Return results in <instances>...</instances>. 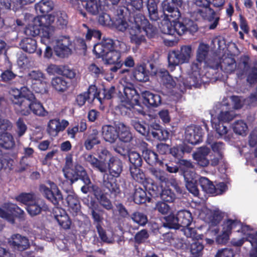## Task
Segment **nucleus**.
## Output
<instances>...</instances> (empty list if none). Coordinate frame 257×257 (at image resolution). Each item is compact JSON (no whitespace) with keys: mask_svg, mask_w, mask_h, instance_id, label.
<instances>
[{"mask_svg":"<svg viewBox=\"0 0 257 257\" xmlns=\"http://www.w3.org/2000/svg\"><path fill=\"white\" fill-rule=\"evenodd\" d=\"M148 10L150 18L153 21H156L159 18L157 4L154 0H149L148 3Z\"/></svg>","mask_w":257,"mask_h":257,"instance_id":"8fccbe9b","label":"nucleus"},{"mask_svg":"<svg viewBox=\"0 0 257 257\" xmlns=\"http://www.w3.org/2000/svg\"><path fill=\"white\" fill-rule=\"evenodd\" d=\"M180 165L185 179H188L189 176H196L193 171V165L191 162L183 160L181 161Z\"/></svg>","mask_w":257,"mask_h":257,"instance_id":"58836bf2","label":"nucleus"},{"mask_svg":"<svg viewBox=\"0 0 257 257\" xmlns=\"http://www.w3.org/2000/svg\"><path fill=\"white\" fill-rule=\"evenodd\" d=\"M166 222L164 223V226L170 228L178 229L179 228L177 215L175 216L173 214L164 217Z\"/></svg>","mask_w":257,"mask_h":257,"instance_id":"49530a36","label":"nucleus"},{"mask_svg":"<svg viewBox=\"0 0 257 257\" xmlns=\"http://www.w3.org/2000/svg\"><path fill=\"white\" fill-rule=\"evenodd\" d=\"M66 201L70 211L73 214H77L79 212L80 210L79 201L74 192H70L66 198Z\"/></svg>","mask_w":257,"mask_h":257,"instance_id":"c85d7f7f","label":"nucleus"},{"mask_svg":"<svg viewBox=\"0 0 257 257\" xmlns=\"http://www.w3.org/2000/svg\"><path fill=\"white\" fill-rule=\"evenodd\" d=\"M216 109L210 113L212 124L219 136L226 139L228 138L226 136L228 130L223 122L232 120L234 116V114L230 110V108L228 107L225 100L223 101L221 104H219L218 107L216 106Z\"/></svg>","mask_w":257,"mask_h":257,"instance_id":"0eeeda50","label":"nucleus"},{"mask_svg":"<svg viewBox=\"0 0 257 257\" xmlns=\"http://www.w3.org/2000/svg\"><path fill=\"white\" fill-rule=\"evenodd\" d=\"M85 160L90 163L91 166L98 169L101 172H105L106 167L104 162H100L97 158L90 154L85 155Z\"/></svg>","mask_w":257,"mask_h":257,"instance_id":"c9c22d12","label":"nucleus"},{"mask_svg":"<svg viewBox=\"0 0 257 257\" xmlns=\"http://www.w3.org/2000/svg\"><path fill=\"white\" fill-rule=\"evenodd\" d=\"M68 124V121L65 119H51L47 123V132L50 136L56 137L59 132L63 131Z\"/></svg>","mask_w":257,"mask_h":257,"instance_id":"6ab92c4d","label":"nucleus"},{"mask_svg":"<svg viewBox=\"0 0 257 257\" xmlns=\"http://www.w3.org/2000/svg\"><path fill=\"white\" fill-rule=\"evenodd\" d=\"M31 86L33 89L37 93H45L47 91L48 89V84L46 81V78L32 84Z\"/></svg>","mask_w":257,"mask_h":257,"instance_id":"5fc2aeb1","label":"nucleus"},{"mask_svg":"<svg viewBox=\"0 0 257 257\" xmlns=\"http://www.w3.org/2000/svg\"><path fill=\"white\" fill-rule=\"evenodd\" d=\"M143 103L148 107H157L161 103V98L159 95L148 91L142 92Z\"/></svg>","mask_w":257,"mask_h":257,"instance_id":"393cba45","label":"nucleus"},{"mask_svg":"<svg viewBox=\"0 0 257 257\" xmlns=\"http://www.w3.org/2000/svg\"><path fill=\"white\" fill-rule=\"evenodd\" d=\"M242 226L240 223L236 220L227 219L224 221L222 225L221 234L216 237V242L218 244L226 243L229 240L232 229Z\"/></svg>","mask_w":257,"mask_h":257,"instance_id":"dca6fc26","label":"nucleus"},{"mask_svg":"<svg viewBox=\"0 0 257 257\" xmlns=\"http://www.w3.org/2000/svg\"><path fill=\"white\" fill-rule=\"evenodd\" d=\"M131 174L132 178L139 183H143L145 179L144 173L137 167L130 168Z\"/></svg>","mask_w":257,"mask_h":257,"instance_id":"09e8293b","label":"nucleus"},{"mask_svg":"<svg viewBox=\"0 0 257 257\" xmlns=\"http://www.w3.org/2000/svg\"><path fill=\"white\" fill-rule=\"evenodd\" d=\"M11 100L15 109L23 115H28L31 112L39 116H45L48 114L41 103L37 100L34 94L26 87L20 89L12 88L10 91Z\"/></svg>","mask_w":257,"mask_h":257,"instance_id":"f03ea898","label":"nucleus"},{"mask_svg":"<svg viewBox=\"0 0 257 257\" xmlns=\"http://www.w3.org/2000/svg\"><path fill=\"white\" fill-rule=\"evenodd\" d=\"M104 185L107 188L108 190L111 192L117 193L119 192V188L112 181H109L105 178V175L103 177Z\"/></svg>","mask_w":257,"mask_h":257,"instance_id":"0e129e2a","label":"nucleus"},{"mask_svg":"<svg viewBox=\"0 0 257 257\" xmlns=\"http://www.w3.org/2000/svg\"><path fill=\"white\" fill-rule=\"evenodd\" d=\"M134 23L130 28V39L132 43L137 45L145 41V35L153 37L156 33V29L152 26L145 17L139 14L133 18Z\"/></svg>","mask_w":257,"mask_h":257,"instance_id":"423d86ee","label":"nucleus"},{"mask_svg":"<svg viewBox=\"0 0 257 257\" xmlns=\"http://www.w3.org/2000/svg\"><path fill=\"white\" fill-rule=\"evenodd\" d=\"M28 77V81L31 85L45 78L44 75L39 71L30 72Z\"/></svg>","mask_w":257,"mask_h":257,"instance_id":"603ef678","label":"nucleus"},{"mask_svg":"<svg viewBox=\"0 0 257 257\" xmlns=\"http://www.w3.org/2000/svg\"><path fill=\"white\" fill-rule=\"evenodd\" d=\"M179 225L183 227H188L192 221L191 213L186 210L180 211L177 214Z\"/></svg>","mask_w":257,"mask_h":257,"instance_id":"2f4dec72","label":"nucleus"},{"mask_svg":"<svg viewBox=\"0 0 257 257\" xmlns=\"http://www.w3.org/2000/svg\"><path fill=\"white\" fill-rule=\"evenodd\" d=\"M193 56V50L190 45H183L180 50L173 51L168 54L169 68L173 71L176 66L189 62Z\"/></svg>","mask_w":257,"mask_h":257,"instance_id":"6e6552de","label":"nucleus"},{"mask_svg":"<svg viewBox=\"0 0 257 257\" xmlns=\"http://www.w3.org/2000/svg\"><path fill=\"white\" fill-rule=\"evenodd\" d=\"M53 39H54V37ZM53 43H55L54 46V51L58 56L65 57L71 53V50L69 48L71 45L69 38L61 36L55 41H54V39H53V41L49 44L46 45L47 47L44 52V57L45 58L49 59L52 57V50L49 45Z\"/></svg>","mask_w":257,"mask_h":257,"instance_id":"1a4fd4ad","label":"nucleus"},{"mask_svg":"<svg viewBox=\"0 0 257 257\" xmlns=\"http://www.w3.org/2000/svg\"><path fill=\"white\" fill-rule=\"evenodd\" d=\"M38 197L34 193H23L16 197L17 201L26 205V207L34 202Z\"/></svg>","mask_w":257,"mask_h":257,"instance_id":"ea45409f","label":"nucleus"},{"mask_svg":"<svg viewBox=\"0 0 257 257\" xmlns=\"http://www.w3.org/2000/svg\"><path fill=\"white\" fill-rule=\"evenodd\" d=\"M135 78L139 81H146L148 79V72L146 70L144 65L138 66L134 72Z\"/></svg>","mask_w":257,"mask_h":257,"instance_id":"a19ab883","label":"nucleus"},{"mask_svg":"<svg viewBox=\"0 0 257 257\" xmlns=\"http://www.w3.org/2000/svg\"><path fill=\"white\" fill-rule=\"evenodd\" d=\"M213 138L211 135L209 134L207 140V143L210 145L214 153L217 154H222L223 155V151L224 149V144L221 142H214Z\"/></svg>","mask_w":257,"mask_h":257,"instance_id":"37998d69","label":"nucleus"},{"mask_svg":"<svg viewBox=\"0 0 257 257\" xmlns=\"http://www.w3.org/2000/svg\"><path fill=\"white\" fill-rule=\"evenodd\" d=\"M150 172L156 179L162 183L165 182L167 180L165 173L160 169L152 168L150 169Z\"/></svg>","mask_w":257,"mask_h":257,"instance_id":"e2e57ef3","label":"nucleus"},{"mask_svg":"<svg viewBox=\"0 0 257 257\" xmlns=\"http://www.w3.org/2000/svg\"><path fill=\"white\" fill-rule=\"evenodd\" d=\"M200 215L203 217L205 221L207 222L210 226V230L214 232L216 234L218 232V229L212 228V226L217 225L222 220V215L218 210H212L207 208H204L200 213Z\"/></svg>","mask_w":257,"mask_h":257,"instance_id":"2eb2a0df","label":"nucleus"},{"mask_svg":"<svg viewBox=\"0 0 257 257\" xmlns=\"http://www.w3.org/2000/svg\"><path fill=\"white\" fill-rule=\"evenodd\" d=\"M17 133L19 137L24 135L27 130V127L23 119L20 118L16 122Z\"/></svg>","mask_w":257,"mask_h":257,"instance_id":"69168bd1","label":"nucleus"},{"mask_svg":"<svg viewBox=\"0 0 257 257\" xmlns=\"http://www.w3.org/2000/svg\"><path fill=\"white\" fill-rule=\"evenodd\" d=\"M241 230H242V232H244L247 240L249 241V240H250L255 241L257 245V231L255 233L252 232L249 226L246 225H242V227H241Z\"/></svg>","mask_w":257,"mask_h":257,"instance_id":"13d9d810","label":"nucleus"},{"mask_svg":"<svg viewBox=\"0 0 257 257\" xmlns=\"http://www.w3.org/2000/svg\"><path fill=\"white\" fill-rule=\"evenodd\" d=\"M101 93L98 92L97 87L95 85L89 86L88 91L84 93L79 94L76 96V102L79 106H83L87 100L89 99L93 100L97 98L101 102Z\"/></svg>","mask_w":257,"mask_h":257,"instance_id":"a211bd4d","label":"nucleus"},{"mask_svg":"<svg viewBox=\"0 0 257 257\" xmlns=\"http://www.w3.org/2000/svg\"><path fill=\"white\" fill-rule=\"evenodd\" d=\"M55 218L59 224L64 229L70 228L71 222L64 210L56 208L54 209Z\"/></svg>","mask_w":257,"mask_h":257,"instance_id":"bb28decb","label":"nucleus"},{"mask_svg":"<svg viewBox=\"0 0 257 257\" xmlns=\"http://www.w3.org/2000/svg\"><path fill=\"white\" fill-rule=\"evenodd\" d=\"M132 219L134 222L141 225H145L148 221L147 216L140 212H135L132 214Z\"/></svg>","mask_w":257,"mask_h":257,"instance_id":"680f3d73","label":"nucleus"},{"mask_svg":"<svg viewBox=\"0 0 257 257\" xmlns=\"http://www.w3.org/2000/svg\"><path fill=\"white\" fill-rule=\"evenodd\" d=\"M220 68L226 73H231L236 69V64L232 58L224 57L222 58Z\"/></svg>","mask_w":257,"mask_h":257,"instance_id":"7c9ffc66","label":"nucleus"},{"mask_svg":"<svg viewBox=\"0 0 257 257\" xmlns=\"http://www.w3.org/2000/svg\"><path fill=\"white\" fill-rule=\"evenodd\" d=\"M127 50L124 43L117 41L114 44L111 39L107 38L95 44L93 51L97 57H102L107 63L112 64L118 62L121 53Z\"/></svg>","mask_w":257,"mask_h":257,"instance_id":"20e7f679","label":"nucleus"},{"mask_svg":"<svg viewBox=\"0 0 257 257\" xmlns=\"http://www.w3.org/2000/svg\"><path fill=\"white\" fill-rule=\"evenodd\" d=\"M54 7L51 0H41L35 4V7L37 13L44 14L52 11Z\"/></svg>","mask_w":257,"mask_h":257,"instance_id":"c756f323","label":"nucleus"},{"mask_svg":"<svg viewBox=\"0 0 257 257\" xmlns=\"http://www.w3.org/2000/svg\"><path fill=\"white\" fill-rule=\"evenodd\" d=\"M108 168L111 176L113 177H118L122 171V162L118 158L112 157L109 160Z\"/></svg>","mask_w":257,"mask_h":257,"instance_id":"a878e982","label":"nucleus"},{"mask_svg":"<svg viewBox=\"0 0 257 257\" xmlns=\"http://www.w3.org/2000/svg\"><path fill=\"white\" fill-rule=\"evenodd\" d=\"M209 46L208 45L201 43L196 50V62L191 64L188 71V77L183 82L184 86H197L202 82H204L203 76L201 73V64H207Z\"/></svg>","mask_w":257,"mask_h":257,"instance_id":"39448f33","label":"nucleus"},{"mask_svg":"<svg viewBox=\"0 0 257 257\" xmlns=\"http://www.w3.org/2000/svg\"><path fill=\"white\" fill-rule=\"evenodd\" d=\"M132 125L134 128L143 136H147L150 134V128L148 124L137 120H132Z\"/></svg>","mask_w":257,"mask_h":257,"instance_id":"c03bdc74","label":"nucleus"},{"mask_svg":"<svg viewBox=\"0 0 257 257\" xmlns=\"http://www.w3.org/2000/svg\"><path fill=\"white\" fill-rule=\"evenodd\" d=\"M118 130L119 143L114 145L113 147L116 153L122 156H125L128 153V151L127 148L122 142H130L133 138V136L130 132V128L123 123L118 124Z\"/></svg>","mask_w":257,"mask_h":257,"instance_id":"9d476101","label":"nucleus"},{"mask_svg":"<svg viewBox=\"0 0 257 257\" xmlns=\"http://www.w3.org/2000/svg\"><path fill=\"white\" fill-rule=\"evenodd\" d=\"M234 132L239 135L244 136L246 134L248 127L243 121L240 120L236 121L233 126Z\"/></svg>","mask_w":257,"mask_h":257,"instance_id":"a18cd8bd","label":"nucleus"},{"mask_svg":"<svg viewBox=\"0 0 257 257\" xmlns=\"http://www.w3.org/2000/svg\"><path fill=\"white\" fill-rule=\"evenodd\" d=\"M149 233L145 229L138 232L135 236V241L138 243L144 242L149 237Z\"/></svg>","mask_w":257,"mask_h":257,"instance_id":"774afa93","label":"nucleus"},{"mask_svg":"<svg viewBox=\"0 0 257 257\" xmlns=\"http://www.w3.org/2000/svg\"><path fill=\"white\" fill-rule=\"evenodd\" d=\"M182 0L164 1L162 3V8L164 14V19L160 27L162 32L169 35H182L186 32H196L198 27L192 20L185 22L186 25L177 21L181 17L178 8L182 6Z\"/></svg>","mask_w":257,"mask_h":257,"instance_id":"f257e3e1","label":"nucleus"},{"mask_svg":"<svg viewBox=\"0 0 257 257\" xmlns=\"http://www.w3.org/2000/svg\"><path fill=\"white\" fill-rule=\"evenodd\" d=\"M67 171L72 176H70L69 178L68 176L66 175L65 171H63L64 176L72 182H74L80 179L86 184L90 183V179L86 171L81 165L76 164L74 165V168L69 169Z\"/></svg>","mask_w":257,"mask_h":257,"instance_id":"f3484780","label":"nucleus"},{"mask_svg":"<svg viewBox=\"0 0 257 257\" xmlns=\"http://www.w3.org/2000/svg\"><path fill=\"white\" fill-rule=\"evenodd\" d=\"M203 135L200 127L191 125L186 128L185 138L188 143L195 145L202 141Z\"/></svg>","mask_w":257,"mask_h":257,"instance_id":"412c9836","label":"nucleus"},{"mask_svg":"<svg viewBox=\"0 0 257 257\" xmlns=\"http://www.w3.org/2000/svg\"><path fill=\"white\" fill-rule=\"evenodd\" d=\"M0 136V146L6 149L13 148L15 144L13 136L8 132H3Z\"/></svg>","mask_w":257,"mask_h":257,"instance_id":"473e14b6","label":"nucleus"},{"mask_svg":"<svg viewBox=\"0 0 257 257\" xmlns=\"http://www.w3.org/2000/svg\"><path fill=\"white\" fill-rule=\"evenodd\" d=\"M199 182L201 187L205 192L210 194H212V193L214 192V185L207 178L201 177Z\"/></svg>","mask_w":257,"mask_h":257,"instance_id":"de8ad7c7","label":"nucleus"},{"mask_svg":"<svg viewBox=\"0 0 257 257\" xmlns=\"http://www.w3.org/2000/svg\"><path fill=\"white\" fill-rule=\"evenodd\" d=\"M143 156L146 161L150 165H153L157 161V155L150 150H145L143 152Z\"/></svg>","mask_w":257,"mask_h":257,"instance_id":"6e6d98bb","label":"nucleus"},{"mask_svg":"<svg viewBox=\"0 0 257 257\" xmlns=\"http://www.w3.org/2000/svg\"><path fill=\"white\" fill-rule=\"evenodd\" d=\"M119 93L122 95L120 98L122 102L133 104L134 101L137 102L138 96L136 89L132 83L126 80V78H122L118 86Z\"/></svg>","mask_w":257,"mask_h":257,"instance_id":"9b49d317","label":"nucleus"},{"mask_svg":"<svg viewBox=\"0 0 257 257\" xmlns=\"http://www.w3.org/2000/svg\"><path fill=\"white\" fill-rule=\"evenodd\" d=\"M26 209L30 215L34 216L40 214L42 210L48 209V207L42 199L38 197L34 202L28 205Z\"/></svg>","mask_w":257,"mask_h":257,"instance_id":"5701e85b","label":"nucleus"},{"mask_svg":"<svg viewBox=\"0 0 257 257\" xmlns=\"http://www.w3.org/2000/svg\"><path fill=\"white\" fill-rule=\"evenodd\" d=\"M160 81L168 88H173L176 85L175 81L172 79L166 70H161L158 73Z\"/></svg>","mask_w":257,"mask_h":257,"instance_id":"72a5a7b5","label":"nucleus"},{"mask_svg":"<svg viewBox=\"0 0 257 257\" xmlns=\"http://www.w3.org/2000/svg\"><path fill=\"white\" fill-rule=\"evenodd\" d=\"M130 162L134 165V167L140 166L142 165V158L140 154L135 151H131L128 153Z\"/></svg>","mask_w":257,"mask_h":257,"instance_id":"bf43d9fd","label":"nucleus"},{"mask_svg":"<svg viewBox=\"0 0 257 257\" xmlns=\"http://www.w3.org/2000/svg\"><path fill=\"white\" fill-rule=\"evenodd\" d=\"M186 180V187L187 190L193 195L197 196L199 195V190L196 184V179L195 176H189L188 179H185Z\"/></svg>","mask_w":257,"mask_h":257,"instance_id":"79ce46f5","label":"nucleus"},{"mask_svg":"<svg viewBox=\"0 0 257 257\" xmlns=\"http://www.w3.org/2000/svg\"><path fill=\"white\" fill-rule=\"evenodd\" d=\"M48 184L50 188L42 184L40 186V191L47 199L57 205L63 199L62 195L55 184L51 181H48Z\"/></svg>","mask_w":257,"mask_h":257,"instance_id":"4468645a","label":"nucleus"},{"mask_svg":"<svg viewBox=\"0 0 257 257\" xmlns=\"http://www.w3.org/2000/svg\"><path fill=\"white\" fill-rule=\"evenodd\" d=\"M162 186L160 189H158L157 186H153L152 192H150V194L154 197L160 195L161 199L165 202H172L175 198V195L171 190L168 188L162 189Z\"/></svg>","mask_w":257,"mask_h":257,"instance_id":"b1692460","label":"nucleus"},{"mask_svg":"<svg viewBox=\"0 0 257 257\" xmlns=\"http://www.w3.org/2000/svg\"><path fill=\"white\" fill-rule=\"evenodd\" d=\"M195 4L202 8L199 9L197 13L204 19L208 20L211 23L209 25L210 29H215L218 25L219 17H217L214 12L208 7L209 5L207 0H193Z\"/></svg>","mask_w":257,"mask_h":257,"instance_id":"f8f14e48","label":"nucleus"},{"mask_svg":"<svg viewBox=\"0 0 257 257\" xmlns=\"http://www.w3.org/2000/svg\"><path fill=\"white\" fill-rule=\"evenodd\" d=\"M210 152V150L208 148L206 147H201L193 154V159L196 161L198 165L201 167H206L210 163L209 160L207 158V156Z\"/></svg>","mask_w":257,"mask_h":257,"instance_id":"4be33fe9","label":"nucleus"},{"mask_svg":"<svg viewBox=\"0 0 257 257\" xmlns=\"http://www.w3.org/2000/svg\"><path fill=\"white\" fill-rule=\"evenodd\" d=\"M98 132L96 129H93L92 132L88 136V138L85 141L84 146L86 150H90L93 147L100 143V141L98 137Z\"/></svg>","mask_w":257,"mask_h":257,"instance_id":"f704fd0d","label":"nucleus"},{"mask_svg":"<svg viewBox=\"0 0 257 257\" xmlns=\"http://www.w3.org/2000/svg\"><path fill=\"white\" fill-rule=\"evenodd\" d=\"M74 165H73V157L71 154H68L66 156L65 158V166L63 169V171H65L66 175L68 176L70 178V176H72L69 173L68 170L69 169L72 168H74Z\"/></svg>","mask_w":257,"mask_h":257,"instance_id":"338daca9","label":"nucleus"},{"mask_svg":"<svg viewBox=\"0 0 257 257\" xmlns=\"http://www.w3.org/2000/svg\"><path fill=\"white\" fill-rule=\"evenodd\" d=\"M54 16L44 15L35 18L31 17V21L25 30V33L29 36L39 35L41 42L49 44L53 39L54 27L52 24L54 22Z\"/></svg>","mask_w":257,"mask_h":257,"instance_id":"7ed1b4c3","label":"nucleus"},{"mask_svg":"<svg viewBox=\"0 0 257 257\" xmlns=\"http://www.w3.org/2000/svg\"><path fill=\"white\" fill-rule=\"evenodd\" d=\"M52 87L58 92H64L67 89V82L62 77H56L52 79Z\"/></svg>","mask_w":257,"mask_h":257,"instance_id":"4c0bfd02","label":"nucleus"},{"mask_svg":"<svg viewBox=\"0 0 257 257\" xmlns=\"http://www.w3.org/2000/svg\"><path fill=\"white\" fill-rule=\"evenodd\" d=\"M85 7L86 10L93 15L97 14L100 9L95 0H88L85 2Z\"/></svg>","mask_w":257,"mask_h":257,"instance_id":"4d7b16f0","label":"nucleus"},{"mask_svg":"<svg viewBox=\"0 0 257 257\" xmlns=\"http://www.w3.org/2000/svg\"><path fill=\"white\" fill-rule=\"evenodd\" d=\"M132 23H134V21H129L128 23L125 20L119 19L116 20L114 23V25L115 28L119 31L123 32L126 29H128L129 31L130 30V28H131V26H132Z\"/></svg>","mask_w":257,"mask_h":257,"instance_id":"864d4df0","label":"nucleus"},{"mask_svg":"<svg viewBox=\"0 0 257 257\" xmlns=\"http://www.w3.org/2000/svg\"><path fill=\"white\" fill-rule=\"evenodd\" d=\"M20 46L24 51L30 53L35 52L37 47L36 41L32 38L23 39L20 44Z\"/></svg>","mask_w":257,"mask_h":257,"instance_id":"e433bc0d","label":"nucleus"},{"mask_svg":"<svg viewBox=\"0 0 257 257\" xmlns=\"http://www.w3.org/2000/svg\"><path fill=\"white\" fill-rule=\"evenodd\" d=\"M56 24L60 28H64L68 23L67 16L65 13L58 12L56 13Z\"/></svg>","mask_w":257,"mask_h":257,"instance_id":"052dcab7","label":"nucleus"},{"mask_svg":"<svg viewBox=\"0 0 257 257\" xmlns=\"http://www.w3.org/2000/svg\"><path fill=\"white\" fill-rule=\"evenodd\" d=\"M25 212L15 204L8 203L0 208V217L11 223L15 222V216L23 218Z\"/></svg>","mask_w":257,"mask_h":257,"instance_id":"ddd939ff","label":"nucleus"},{"mask_svg":"<svg viewBox=\"0 0 257 257\" xmlns=\"http://www.w3.org/2000/svg\"><path fill=\"white\" fill-rule=\"evenodd\" d=\"M8 243L13 248L19 251L27 249L30 246L29 239L20 234L12 235L8 239Z\"/></svg>","mask_w":257,"mask_h":257,"instance_id":"aec40b11","label":"nucleus"},{"mask_svg":"<svg viewBox=\"0 0 257 257\" xmlns=\"http://www.w3.org/2000/svg\"><path fill=\"white\" fill-rule=\"evenodd\" d=\"M102 136L105 141L110 143H114L118 139V133L113 126L106 125L102 128Z\"/></svg>","mask_w":257,"mask_h":257,"instance_id":"cd10ccee","label":"nucleus"},{"mask_svg":"<svg viewBox=\"0 0 257 257\" xmlns=\"http://www.w3.org/2000/svg\"><path fill=\"white\" fill-rule=\"evenodd\" d=\"M134 200L137 204L145 203L147 200L146 192L140 187L136 188L134 195Z\"/></svg>","mask_w":257,"mask_h":257,"instance_id":"3c124183","label":"nucleus"}]
</instances>
